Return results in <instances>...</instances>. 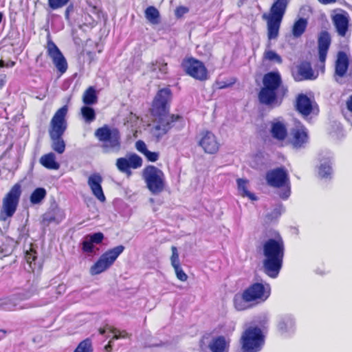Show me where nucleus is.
I'll use <instances>...</instances> for the list:
<instances>
[{"label":"nucleus","instance_id":"aec40b11","mask_svg":"<svg viewBox=\"0 0 352 352\" xmlns=\"http://www.w3.org/2000/svg\"><path fill=\"white\" fill-rule=\"evenodd\" d=\"M292 144L295 148H301L308 142L307 130L299 122L292 130Z\"/></svg>","mask_w":352,"mask_h":352},{"label":"nucleus","instance_id":"c03bdc74","mask_svg":"<svg viewBox=\"0 0 352 352\" xmlns=\"http://www.w3.org/2000/svg\"><path fill=\"white\" fill-rule=\"evenodd\" d=\"M173 269L175 270L177 278L179 280L182 282H185L187 280L188 275L184 272V270L181 267V265L174 267Z\"/></svg>","mask_w":352,"mask_h":352},{"label":"nucleus","instance_id":"4d7b16f0","mask_svg":"<svg viewBox=\"0 0 352 352\" xmlns=\"http://www.w3.org/2000/svg\"><path fill=\"white\" fill-rule=\"evenodd\" d=\"M26 259L28 263H31L32 261L34 260V256H32L30 253H28L26 255Z\"/></svg>","mask_w":352,"mask_h":352},{"label":"nucleus","instance_id":"39448f33","mask_svg":"<svg viewBox=\"0 0 352 352\" xmlns=\"http://www.w3.org/2000/svg\"><path fill=\"white\" fill-rule=\"evenodd\" d=\"M289 1L290 0H275L269 12L263 14L262 19L266 21L267 38L270 41L278 38L280 24Z\"/></svg>","mask_w":352,"mask_h":352},{"label":"nucleus","instance_id":"79ce46f5","mask_svg":"<svg viewBox=\"0 0 352 352\" xmlns=\"http://www.w3.org/2000/svg\"><path fill=\"white\" fill-rule=\"evenodd\" d=\"M172 254L170 258V263L173 267L180 265V261L177 248L175 246L171 247Z\"/></svg>","mask_w":352,"mask_h":352},{"label":"nucleus","instance_id":"49530a36","mask_svg":"<svg viewBox=\"0 0 352 352\" xmlns=\"http://www.w3.org/2000/svg\"><path fill=\"white\" fill-rule=\"evenodd\" d=\"M87 236L94 243L96 244L100 243L104 239V235L102 232H96Z\"/></svg>","mask_w":352,"mask_h":352},{"label":"nucleus","instance_id":"f257e3e1","mask_svg":"<svg viewBox=\"0 0 352 352\" xmlns=\"http://www.w3.org/2000/svg\"><path fill=\"white\" fill-rule=\"evenodd\" d=\"M172 93L169 88H163L158 91L153 102L151 113L154 117L151 133L157 139L172 128V124L180 118L179 116L169 114V103Z\"/></svg>","mask_w":352,"mask_h":352},{"label":"nucleus","instance_id":"4c0bfd02","mask_svg":"<svg viewBox=\"0 0 352 352\" xmlns=\"http://www.w3.org/2000/svg\"><path fill=\"white\" fill-rule=\"evenodd\" d=\"M81 114L85 121L87 123H90L96 119L95 111L91 107H82L81 108Z\"/></svg>","mask_w":352,"mask_h":352},{"label":"nucleus","instance_id":"c9c22d12","mask_svg":"<svg viewBox=\"0 0 352 352\" xmlns=\"http://www.w3.org/2000/svg\"><path fill=\"white\" fill-rule=\"evenodd\" d=\"M150 70L152 72L158 71L162 75H165L168 72V65L163 60H156L150 65Z\"/></svg>","mask_w":352,"mask_h":352},{"label":"nucleus","instance_id":"ea45409f","mask_svg":"<svg viewBox=\"0 0 352 352\" xmlns=\"http://www.w3.org/2000/svg\"><path fill=\"white\" fill-rule=\"evenodd\" d=\"M74 352H93L91 341L88 339L82 341Z\"/></svg>","mask_w":352,"mask_h":352},{"label":"nucleus","instance_id":"b1692460","mask_svg":"<svg viewBox=\"0 0 352 352\" xmlns=\"http://www.w3.org/2000/svg\"><path fill=\"white\" fill-rule=\"evenodd\" d=\"M331 44V37L327 32L320 33L318 38V54L321 63L325 62L327 52Z\"/></svg>","mask_w":352,"mask_h":352},{"label":"nucleus","instance_id":"864d4df0","mask_svg":"<svg viewBox=\"0 0 352 352\" xmlns=\"http://www.w3.org/2000/svg\"><path fill=\"white\" fill-rule=\"evenodd\" d=\"M0 78V89H1L6 84V76L1 75Z\"/></svg>","mask_w":352,"mask_h":352},{"label":"nucleus","instance_id":"423d86ee","mask_svg":"<svg viewBox=\"0 0 352 352\" xmlns=\"http://www.w3.org/2000/svg\"><path fill=\"white\" fill-rule=\"evenodd\" d=\"M95 136L102 142L104 153H118L121 148V136L116 128L104 125L95 131Z\"/></svg>","mask_w":352,"mask_h":352},{"label":"nucleus","instance_id":"412c9836","mask_svg":"<svg viewBox=\"0 0 352 352\" xmlns=\"http://www.w3.org/2000/svg\"><path fill=\"white\" fill-rule=\"evenodd\" d=\"M349 58L344 52H339L335 63L334 78L336 82L340 83V79L343 78L348 70Z\"/></svg>","mask_w":352,"mask_h":352},{"label":"nucleus","instance_id":"58836bf2","mask_svg":"<svg viewBox=\"0 0 352 352\" xmlns=\"http://www.w3.org/2000/svg\"><path fill=\"white\" fill-rule=\"evenodd\" d=\"M264 58L272 61L276 62L277 63H282V58L281 57L274 51L273 50H265L264 52Z\"/></svg>","mask_w":352,"mask_h":352},{"label":"nucleus","instance_id":"4be33fe9","mask_svg":"<svg viewBox=\"0 0 352 352\" xmlns=\"http://www.w3.org/2000/svg\"><path fill=\"white\" fill-rule=\"evenodd\" d=\"M293 76L295 80L301 81L316 79L318 74L313 71L309 63L303 62L298 66L296 71L293 72Z\"/></svg>","mask_w":352,"mask_h":352},{"label":"nucleus","instance_id":"5fc2aeb1","mask_svg":"<svg viewBox=\"0 0 352 352\" xmlns=\"http://www.w3.org/2000/svg\"><path fill=\"white\" fill-rule=\"evenodd\" d=\"M318 1L324 5L335 3L336 1V0H318Z\"/></svg>","mask_w":352,"mask_h":352},{"label":"nucleus","instance_id":"9b49d317","mask_svg":"<svg viewBox=\"0 0 352 352\" xmlns=\"http://www.w3.org/2000/svg\"><path fill=\"white\" fill-rule=\"evenodd\" d=\"M124 246L118 245L103 253L90 268L91 275L99 274L109 269L124 250Z\"/></svg>","mask_w":352,"mask_h":352},{"label":"nucleus","instance_id":"e433bc0d","mask_svg":"<svg viewBox=\"0 0 352 352\" xmlns=\"http://www.w3.org/2000/svg\"><path fill=\"white\" fill-rule=\"evenodd\" d=\"M46 196V190L43 188H38L33 191L30 196V201L33 204H39Z\"/></svg>","mask_w":352,"mask_h":352},{"label":"nucleus","instance_id":"6e6d98bb","mask_svg":"<svg viewBox=\"0 0 352 352\" xmlns=\"http://www.w3.org/2000/svg\"><path fill=\"white\" fill-rule=\"evenodd\" d=\"M37 306H38V305H36V304L28 303L25 306L21 307V309H24V308L29 309V308L35 307Z\"/></svg>","mask_w":352,"mask_h":352},{"label":"nucleus","instance_id":"c756f323","mask_svg":"<svg viewBox=\"0 0 352 352\" xmlns=\"http://www.w3.org/2000/svg\"><path fill=\"white\" fill-rule=\"evenodd\" d=\"M146 20L153 25H157L160 22V14L154 6H148L144 11Z\"/></svg>","mask_w":352,"mask_h":352},{"label":"nucleus","instance_id":"e2e57ef3","mask_svg":"<svg viewBox=\"0 0 352 352\" xmlns=\"http://www.w3.org/2000/svg\"><path fill=\"white\" fill-rule=\"evenodd\" d=\"M65 15H66V16H67V17L68 16V15H69V11H68V10H66V12H65Z\"/></svg>","mask_w":352,"mask_h":352},{"label":"nucleus","instance_id":"6e6552de","mask_svg":"<svg viewBox=\"0 0 352 352\" xmlns=\"http://www.w3.org/2000/svg\"><path fill=\"white\" fill-rule=\"evenodd\" d=\"M265 179L267 184L274 188H280L279 196L283 199H287L291 193L289 175L284 168H277L268 171Z\"/></svg>","mask_w":352,"mask_h":352},{"label":"nucleus","instance_id":"2eb2a0df","mask_svg":"<svg viewBox=\"0 0 352 352\" xmlns=\"http://www.w3.org/2000/svg\"><path fill=\"white\" fill-rule=\"evenodd\" d=\"M230 339L223 336L212 337L205 346L204 342L201 344L202 352H229Z\"/></svg>","mask_w":352,"mask_h":352},{"label":"nucleus","instance_id":"473e14b6","mask_svg":"<svg viewBox=\"0 0 352 352\" xmlns=\"http://www.w3.org/2000/svg\"><path fill=\"white\" fill-rule=\"evenodd\" d=\"M307 25V21L303 18L299 19L296 21L292 28V34L294 37H300L305 31Z\"/></svg>","mask_w":352,"mask_h":352},{"label":"nucleus","instance_id":"0eeeda50","mask_svg":"<svg viewBox=\"0 0 352 352\" xmlns=\"http://www.w3.org/2000/svg\"><path fill=\"white\" fill-rule=\"evenodd\" d=\"M142 175L146 188L151 194L158 195L165 190L166 176L161 169L153 165H148L142 170Z\"/></svg>","mask_w":352,"mask_h":352},{"label":"nucleus","instance_id":"603ef678","mask_svg":"<svg viewBox=\"0 0 352 352\" xmlns=\"http://www.w3.org/2000/svg\"><path fill=\"white\" fill-rule=\"evenodd\" d=\"M346 107L348 110L352 113V95L346 101Z\"/></svg>","mask_w":352,"mask_h":352},{"label":"nucleus","instance_id":"4468645a","mask_svg":"<svg viewBox=\"0 0 352 352\" xmlns=\"http://www.w3.org/2000/svg\"><path fill=\"white\" fill-rule=\"evenodd\" d=\"M67 107L63 106L56 111L50 122V135H63L67 129Z\"/></svg>","mask_w":352,"mask_h":352},{"label":"nucleus","instance_id":"5701e85b","mask_svg":"<svg viewBox=\"0 0 352 352\" xmlns=\"http://www.w3.org/2000/svg\"><path fill=\"white\" fill-rule=\"evenodd\" d=\"M315 104V102L305 94H299L296 98V109L304 117L311 113L314 110Z\"/></svg>","mask_w":352,"mask_h":352},{"label":"nucleus","instance_id":"20e7f679","mask_svg":"<svg viewBox=\"0 0 352 352\" xmlns=\"http://www.w3.org/2000/svg\"><path fill=\"white\" fill-rule=\"evenodd\" d=\"M271 287L269 284L254 283L234 298V305L238 311L250 308L253 305L265 302L270 296Z\"/></svg>","mask_w":352,"mask_h":352},{"label":"nucleus","instance_id":"7c9ffc66","mask_svg":"<svg viewBox=\"0 0 352 352\" xmlns=\"http://www.w3.org/2000/svg\"><path fill=\"white\" fill-rule=\"evenodd\" d=\"M52 140V149L58 153L62 154L65 150V143L62 135H50Z\"/></svg>","mask_w":352,"mask_h":352},{"label":"nucleus","instance_id":"72a5a7b5","mask_svg":"<svg viewBox=\"0 0 352 352\" xmlns=\"http://www.w3.org/2000/svg\"><path fill=\"white\" fill-rule=\"evenodd\" d=\"M98 98L94 87H89L84 93L82 101L86 105H91L97 102Z\"/></svg>","mask_w":352,"mask_h":352},{"label":"nucleus","instance_id":"f704fd0d","mask_svg":"<svg viewBox=\"0 0 352 352\" xmlns=\"http://www.w3.org/2000/svg\"><path fill=\"white\" fill-rule=\"evenodd\" d=\"M53 214L50 215V214H45L44 217V220L51 222H60L65 218L64 212L58 208H56L53 210Z\"/></svg>","mask_w":352,"mask_h":352},{"label":"nucleus","instance_id":"f8f14e48","mask_svg":"<svg viewBox=\"0 0 352 352\" xmlns=\"http://www.w3.org/2000/svg\"><path fill=\"white\" fill-rule=\"evenodd\" d=\"M184 71L196 80L204 81L208 79V70L204 64L195 58L184 59L182 63Z\"/></svg>","mask_w":352,"mask_h":352},{"label":"nucleus","instance_id":"a878e982","mask_svg":"<svg viewBox=\"0 0 352 352\" xmlns=\"http://www.w3.org/2000/svg\"><path fill=\"white\" fill-rule=\"evenodd\" d=\"M99 332L103 335L106 332H109L113 334V338L109 342V344L105 346L107 351H110L111 349V344L113 340H118L120 338H126L128 337V333L126 331H120L111 326L107 325L104 329H100Z\"/></svg>","mask_w":352,"mask_h":352},{"label":"nucleus","instance_id":"a211bd4d","mask_svg":"<svg viewBox=\"0 0 352 352\" xmlns=\"http://www.w3.org/2000/svg\"><path fill=\"white\" fill-rule=\"evenodd\" d=\"M102 177L99 173L91 174L87 179V184L92 195L101 203H104L106 201L102 187Z\"/></svg>","mask_w":352,"mask_h":352},{"label":"nucleus","instance_id":"dca6fc26","mask_svg":"<svg viewBox=\"0 0 352 352\" xmlns=\"http://www.w3.org/2000/svg\"><path fill=\"white\" fill-rule=\"evenodd\" d=\"M142 165V158L136 154H131L125 157L118 158L116 167L122 173L131 174L130 168H138Z\"/></svg>","mask_w":352,"mask_h":352},{"label":"nucleus","instance_id":"1a4fd4ad","mask_svg":"<svg viewBox=\"0 0 352 352\" xmlns=\"http://www.w3.org/2000/svg\"><path fill=\"white\" fill-rule=\"evenodd\" d=\"M241 349L243 352H258L265 344V335L258 327H249L241 337Z\"/></svg>","mask_w":352,"mask_h":352},{"label":"nucleus","instance_id":"2f4dec72","mask_svg":"<svg viewBox=\"0 0 352 352\" xmlns=\"http://www.w3.org/2000/svg\"><path fill=\"white\" fill-rule=\"evenodd\" d=\"M238 190L243 197H247L251 200H256V197L254 194L250 192L248 190V181L243 179H237Z\"/></svg>","mask_w":352,"mask_h":352},{"label":"nucleus","instance_id":"6ab92c4d","mask_svg":"<svg viewBox=\"0 0 352 352\" xmlns=\"http://www.w3.org/2000/svg\"><path fill=\"white\" fill-rule=\"evenodd\" d=\"M199 144L206 153L209 154L217 153L219 148V143L216 136L212 132L208 131L201 133Z\"/></svg>","mask_w":352,"mask_h":352},{"label":"nucleus","instance_id":"c85d7f7f","mask_svg":"<svg viewBox=\"0 0 352 352\" xmlns=\"http://www.w3.org/2000/svg\"><path fill=\"white\" fill-rule=\"evenodd\" d=\"M332 173L333 170L330 163V157H328L320 162L318 166V175L322 178L328 179L331 177Z\"/></svg>","mask_w":352,"mask_h":352},{"label":"nucleus","instance_id":"bf43d9fd","mask_svg":"<svg viewBox=\"0 0 352 352\" xmlns=\"http://www.w3.org/2000/svg\"><path fill=\"white\" fill-rule=\"evenodd\" d=\"M234 329H235V327H234V324H232H232H230V329H229V331H229V333H232V332H233V331H234Z\"/></svg>","mask_w":352,"mask_h":352},{"label":"nucleus","instance_id":"09e8293b","mask_svg":"<svg viewBox=\"0 0 352 352\" xmlns=\"http://www.w3.org/2000/svg\"><path fill=\"white\" fill-rule=\"evenodd\" d=\"M144 155L148 161L152 162H156L159 158V153L151 152L148 150L145 153Z\"/></svg>","mask_w":352,"mask_h":352},{"label":"nucleus","instance_id":"393cba45","mask_svg":"<svg viewBox=\"0 0 352 352\" xmlns=\"http://www.w3.org/2000/svg\"><path fill=\"white\" fill-rule=\"evenodd\" d=\"M270 132L272 137L278 140H285L287 135L285 124L278 120L272 122Z\"/></svg>","mask_w":352,"mask_h":352},{"label":"nucleus","instance_id":"cd10ccee","mask_svg":"<svg viewBox=\"0 0 352 352\" xmlns=\"http://www.w3.org/2000/svg\"><path fill=\"white\" fill-rule=\"evenodd\" d=\"M294 320L289 315L283 316L278 325L279 331L283 334L292 332L294 329Z\"/></svg>","mask_w":352,"mask_h":352},{"label":"nucleus","instance_id":"3c124183","mask_svg":"<svg viewBox=\"0 0 352 352\" xmlns=\"http://www.w3.org/2000/svg\"><path fill=\"white\" fill-rule=\"evenodd\" d=\"M12 252L11 248H6L3 249L2 247H0V254H2L3 256H7Z\"/></svg>","mask_w":352,"mask_h":352},{"label":"nucleus","instance_id":"bb28decb","mask_svg":"<svg viewBox=\"0 0 352 352\" xmlns=\"http://www.w3.org/2000/svg\"><path fill=\"white\" fill-rule=\"evenodd\" d=\"M39 162L43 166L50 170H58L60 168V164L56 162L54 153L43 155Z\"/></svg>","mask_w":352,"mask_h":352},{"label":"nucleus","instance_id":"13d9d810","mask_svg":"<svg viewBox=\"0 0 352 352\" xmlns=\"http://www.w3.org/2000/svg\"><path fill=\"white\" fill-rule=\"evenodd\" d=\"M16 63L14 61L10 60L6 63L5 67H12Z\"/></svg>","mask_w":352,"mask_h":352},{"label":"nucleus","instance_id":"ddd939ff","mask_svg":"<svg viewBox=\"0 0 352 352\" xmlns=\"http://www.w3.org/2000/svg\"><path fill=\"white\" fill-rule=\"evenodd\" d=\"M47 54L52 59L54 65L60 74H64L67 69V63L60 50L56 45L51 40L50 35L47 36Z\"/></svg>","mask_w":352,"mask_h":352},{"label":"nucleus","instance_id":"de8ad7c7","mask_svg":"<svg viewBox=\"0 0 352 352\" xmlns=\"http://www.w3.org/2000/svg\"><path fill=\"white\" fill-rule=\"evenodd\" d=\"M189 9L185 6H179L175 10V14L177 18L182 17L185 14L188 13Z\"/></svg>","mask_w":352,"mask_h":352},{"label":"nucleus","instance_id":"37998d69","mask_svg":"<svg viewBox=\"0 0 352 352\" xmlns=\"http://www.w3.org/2000/svg\"><path fill=\"white\" fill-rule=\"evenodd\" d=\"M36 293V289L34 288H30L24 292L19 293L17 294V297L19 299L21 300H25L30 298L32 296H33Z\"/></svg>","mask_w":352,"mask_h":352},{"label":"nucleus","instance_id":"f03ea898","mask_svg":"<svg viewBox=\"0 0 352 352\" xmlns=\"http://www.w3.org/2000/svg\"><path fill=\"white\" fill-rule=\"evenodd\" d=\"M287 91V89L282 85L280 74L278 72H271L263 78V87L258 98L261 104L273 108L280 105Z\"/></svg>","mask_w":352,"mask_h":352},{"label":"nucleus","instance_id":"9d476101","mask_svg":"<svg viewBox=\"0 0 352 352\" xmlns=\"http://www.w3.org/2000/svg\"><path fill=\"white\" fill-rule=\"evenodd\" d=\"M21 195V186L19 184H15L3 198L0 210V221H6L14 214Z\"/></svg>","mask_w":352,"mask_h":352},{"label":"nucleus","instance_id":"680f3d73","mask_svg":"<svg viewBox=\"0 0 352 352\" xmlns=\"http://www.w3.org/2000/svg\"><path fill=\"white\" fill-rule=\"evenodd\" d=\"M6 63L3 60H0V68L5 67Z\"/></svg>","mask_w":352,"mask_h":352},{"label":"nucleus","instance_id":"0e129e2a","mask_svg":"<svg viewBox=\"0 0 352 352\" xmlns=\"http://www.w3.org/2000/svg\"><path fill=\"white\" fill-rule=\"evenodd\" d=\"M150 201L153 203V202H154V199L151 198V199H150Z\"/></svg>","mask_w":352,"mask_h":352},{"label":"nucleus","instance_id":"f3484780","mask_svg":"<svg viewBox=\"0 0 352 352\" xmlns=\"http://www.w3.org/2000/svg\"><path fill=\"white\" fill-rule=\"evenodd\" d=\"M332 22L340 36H344L349 28V15L342 10L335 11L332 15Z\"/></svg>","mask_w":352,"mask_h":352},{"label":"nucleus","instance_id":"8fccbe9b","mask_svg":"<svg viewBox=\"0 0 352 352\" xmlns=\"http://www.w3.org/2000/svg\"><path fill=\"white\" fill-rule=\"evenodd\" d=\"M135 148L139 152L144 155L148 151L146 144L142 140H138L136 142Z\"/></svg>","mask_w":352,"mask_h":352},{"label":"nucleus","instance_id":"052dcab7","mask_svg":"<svg viewBox=\"0 0 352 352\" xmlns=\"http://www.w3.org/2000/svg\"><path fill=\"white\" fill-rule=\"evenodd\" d=\"M218 84H219V87L220 89H223V88H226V87H228V85H226V84H223L222 82H219Z\"/></svg>","mask_w":352,"mask_h":352},{"label":"nucleus","instance_id":"7ed1b4c3","mask_svg":"<svg viewBox=\"0 0 352 352\" xmlns=\"http://www.w3.org/2000/svg\"><path fill=\"white\" fill-rule=\"evenodd\" d=\"M263 252L264 271L269 276L276 278L282 267L285 253L282 237L276 234L274 239L265 241L263 244Z\"/></svg>","mask_w":352,"mask_h":352},{"label":"nucleus","instance_id":"a19ab883","mask_svg":"<svg viewBox=\"0 0 352 352\" xmlns=\"http://www.w3.org/2000/svg\"><path fill=\"white\" fill-rule=\"evenodd\" d=\"M70 0H48V6L52 10H58L65 6Z\"/></svg>","mask_w":352,"mask_h":352},{"label":"nucleus","instance_id":"a18cd8bd","mask_svg":"<svg viewBox=\"0 0 352 352\" xmlns=\"http://www.w3.org/2000/svg\"><path fill=\"white\" fill-rule=\"evenodd\" d=\"M82 250L85 252L91 253L94 251V243L87 236L82 242Z\"/></svg>","mask_w":352,"mask_h":352}]
</instances>
